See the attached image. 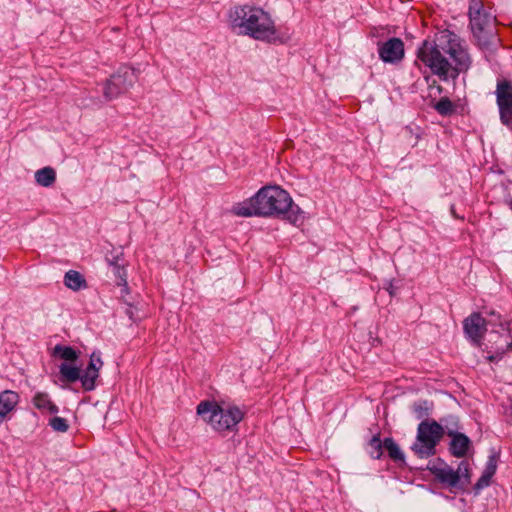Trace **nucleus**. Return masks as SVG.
Segmentation results:
<instances>
[{"mask_svg":"<svg viewBox=\"0 0 512 512\" xmlns=\"http://www.w3.org/2000/svg\"><path fill=\"white\" fill-rule=\"evenodd\" d=\"M417 56L442 81L456 79L459 73L467 71L471 65L462 40L449 30L437 33L433 41L425 40Z\"/></svg>","mask_w":512,"mask_h":512,"instance_id":"1","label":"nucleus"},{"mask_svg":"<svg viewBox=\"0 0 512 512\" xmlns=\"http://www.w3.org/2000/svg\"><path fill=\"white\" fill-rule=\"evenodd\" d=\"M79 355L80 352L73 347L62 344L55 345L51 351V356L61 361L59 374L62 381L69 383L80 381L81 384H95L103 367L100 352H93L87 364H82L83 367L77 365Z\"/></svg>","mask_w":512,"mask_h":512,"instance_id":"3","label":"nucleus"},{"mask_svg":"<svg viewBox=\"0 0 512 512\" xmlns=\"http://www.w3.org/2000/svg\"><path fill=\"white\" fill-rule=\"evenodd\" d=\"M231 213L239 217L260 216L258 204L255 202V195L242 202L234 204Z\"/></svg>","mask_w":512,"mask_h":512,"instance_id":"14","label":"nucleus"},{"mask_svg":"<svg viewBox=\"0 0 512 512\" xmlns=\"http://www.w3.org/2000/svg\"><path fill=\"white\" fill-rule=\"evenodd\" d=\"M433 107L442 116H449L455 110L453 103L447 97L441 98Z\"/></svg>","mask_w":512,"mask_h":512,"instance_id":"22","label":"nucleus"},{"mask_svg":"<svg viewBox=\"0 0 512 512\" xmlns=\"http://www.w3.org/2000/svg\"><path fill=\"white\" fill-rule=\"evenodd\" d=\"M454 474L458 476L457 479V487H463L470 483V468L469 464L465 461H462L457 470H454Z\"/></svg>","mask_w":512,"mask_h":512,"instance_id":"20","label":"nucleus"},{"mask_svg":"<svg viewBox=\"0 0 512 512\" xmlns=\"http://www.w3.org/2000/svg\"><path fill=\"white\" fill-rule=\"evenodd\" d=\"M495 95L501 123L512 127V83L507 80H499Z\"/></svg>","mask_w":512,"mask_h":512,"instance_id":"11","label":"nucleus"},{"mask_svg":"<svg viewBox=\"0 0 512 512\" xmlns=\"http://www.w3.org/2000/svg\"><path fill=\"white\" fill-rule=\"evenodd\" d=\"M113 273L117 279V285L122 286V291L127 293L128 292V284H127V273L124 268V264H119L116 266H113Z\"/></svg>","mask_w":512,"mask_h":512,"instance_id":"23","label":"nucleus"},{"mask_svg":"<svg viewBox=\"0 0 512 512\" xmlns=\"http://www.w3.org/2000/svg\"><path fill=\"white\" fill-rule=\"evenodd\" d=\"M491 478L490 476H487V474H485L484 472L482 473L481 477L478 479L477 483L475 484V489L476 490H481L487 486H489L490 484V481H491Z\"/></svg>","mask_w":512,"mask_h":512,"instance_id":"28","label":"nucleus"},{"mask_svg":"<svg viewBox=\"0 0 512 512\" xmlns=\"http://www.w3.org/2000/svg\"><path fill=\"white\" fill-rule=\"evenodd\" d=\"M49 425L55 432L64 433L69 429V424L65 418L54 416L49 420Z\"/></svg>","mask_w":512,"mask_h":512,"instance_id":"24","label":"nucleus"},{"mask_svg":"<svg viewBox=\"0 0 512 512\" xmlns=\"http://www.w3.org/2000/svg\"><path fill=\"white\" fill-rule=\"evenodd\" d=\"M136 81V71L133 68L122 66L106 81L103 95L108 101L116 99L126 93Z\"/></svg>","mask_w":512,"mask_h":512,"instance_id":"8","label":"nucleus"},{"mask_svg":"<svg viewBox=\"0 0 512 512\" xmlns=\"http://www.w3.org/2000/svg\"><path fill=\"white\" fill-rule=\"evenodd\" d=\"M384 448L388 451L389 456L393 460H403L404 455L400 449V447L395 443V441L392 438H386L384 440Z\"/></svg>","mask_w":512,"mask_h":512,"instance_id":"21","label":"nucleus"},{"mask_svg":"<svg viewBox=\"0 0 512 512\" xmlns=\"http://www.w3.org/2000/svg\"><path fill=\"white\" fill-rule=\"evenodd\" d=\"M196 412L203 422L222 436L236 432L246 414L244 407L224 399L201 401Z\"/></svg>","mask_w":512,"mask_h":512,"instance_id":"4","label":"nucleus"},{"mask_svg":"<svg viewBox=\"0 0 512 512\" xmlns=\"http://www.w3.org/2000/svg\"><path fill=\"white\" fill-rule=\"evenodd\" d=\"M19 396L16 392L5 390L0 393V423L17 405Z\"/></svg>","mask_w":512,"mask_h":512,"instance_id":"16","label":"nucleus"},{"mask_svg":"<svg viewBox=\"0 0 512 512\" xmlns=\"http://www.w3.org/2000/svg\"><path fill=\"white\" fill-rule=\"evenodd\" d=\"M33 403L37 409L47 413H57V406L49 399L47 394L39 393L33 398Z\"/></svg>","mask_w":512,"mask_h":512,"instance_id":"19","label":"nucleus"},{"mask_svg":"<svg viewBox=\"0 0 512 512\" xmlns=\"http://www.w3.org/2000/svg\"><path fill=\"white\" fill-rule=\"evenodd\" d=\"M229 23L233 32L268 43L284 42L271 15L261 7L250 4L237 5L229 12Z\"/></svg>","mask_w":512,"mask_h":512,"instance_id":"2","label":"nucleus"},{"mask_svg":"<svg viewBox=\"0 0 512 512\" xmlns=\"http://www.w3.org/2000/svg\"><path fill=\"white\" fill-rule=\"evenodd\" d=\"M379 57L387 63H395L404 57V43L399 38H391L379 47Z\"/></svg>","mask_w":512,"mask_h":512,"instance_id":"12","label":"nucleus"},{"mask_svg":"<svg viewBox=\"0 0 512 512\" xmlns=\"http://www.w3.org/2000/svg\"><path fill=\"white\" fill-rule=\"evenodd\" d=\"M444 435L443 427L436 421H422L417 429V437L411 449L419 458L435 454L436 446Z\"/></svg>","mask_w":512,"mask_h":512,"instance_id":"7","label":"nucleus"},{"mask_svg":"<svg viewBox=\"0 0 512 512\" xmlns=\"http://www.w3.org/2000/svg\"><path fill=\"white\" fill-rule=\"evenodd\" d=\"M428 469L440 483L449 487H457L458 476L454 474V469L446 463H434Z\"/></svg>","mask_w":512,"mask_h":512,"instance_id":"13","label":"nucleus"},{"mask_svg":"<svg viewBox=\"0 0 512 512\" xmlns=\"http://www.w3.org/2000/svg\"><path fill=\"white\" fill-rule=\"evenodd\" d=\"M123 255L124 254L121 249H113L106 255V261L111 267L122 264Z\"/></svg>","mask_w":512,"mask_h":512,"instance_id":"25","label":"nucleus"},{"mask_svg":"<svg viewBox=\"0 0 512 512\" xmlns=\"http://www.w3.org/2000/svg\"><path fill=\"white\" fill-rule=\"evenodd\" d=\"M495 18L485 11L470 10V27L474 37L481 45H488L495 36Z\"/></svg>","mask_w":512,"mask_h":512,"instance_id":"10","label":"nucleus"},{"mask_svg":"<svg viewBox=\"0 0 512 512\" xmlns=\"http://www.w3.org/2000/svg\"><path fill=\"white\" fill-rule=\"evenodd\" d=\"M497 470V459L495 456H490L486 467L484 469V473L487 474V476L493 477Z\"/></svg>","mask_w":512,"mask_h":512,"instance_id":"27","label":"nucleus"},{"mask_svg":"<svg viewBox=\"0 0 512 512\" xmlns=\"http://www.w3.org/2000/svg\"><path fill=\"white\" fill-rule=\"evenodd\" d=\"M64 284L67 288L78 291L82 288H86V280L84 277L77 271L70 270L66 272L64 276Z\"/></svg>","mask_w":512,"mask_h":512,"instance_id":"17","label":"nucleus"},{"mask_svg":"<svg viewBox=\"0 0 512 512\" xmlns=\"http://www.w3.org/2000/svg\"><path fill=\"white\" fill-rule=\"evenodd\" d=\"M36 183L42 187H50L56 180V172L52 167H44L35 172Z\"/></svg>","mask_w":512,"mask_h":512,"instance_id":"18","label":"nucleus"},{"mask_svg":"<svg viewBox=\"0 0 512 512\" xmlns=\"http://www.w3.org/2000/svg\"><path fill=\"white\" fill-rule=\"evenodd\" d=\"M84 387H85V390H86V391H90V390H92L95 386L89 385V386H84Z\"/></svg>","mask_w":512,"mask_h":512,"instance_id":"29","label":"nucleus"},{"mask_svg":"<svg viewBox=\"0 0 512 512\" xmlns=\"http://www.w3.org/2000/svg\"><path fill=\"white\" fill-rule=\"evenodd\" d=\"M510 323L497 316L496 327H491L487 344L484 350L487 351L485 358L490 362L498 361L503 354L512 349V335Z\"/></svg>","mask_w":512,"mask_h":512,"instance_id":"6","label":"nucleus"},{"mask_svg":"<svg viewBox=\"0 0 512 512\" xmlns=\"http://www.w3.org/2000/svg\"><path fill=\"white\" fill-rule=\"evenodd\" d=\"M448 435L452 437L450 451L455 457H463L466 455L470 447V439L462 434L448 431Z\"/></svg>","mask_w":512,"mask_h":512,"instance_id":"15","label":"nucleus"},{"mask_svg":"<svg viewBox=\"0 0 512 512\" xmlns=\"http://www.w3.org/2000/svg\"><path fill=\"white\" fill-rule=\"evenodd\" d=\"M369 446L371 448L370 454L373 458L379 459L382 455V443L379 439V437L374 436L370 442Z\"/></svg>","mask_w":512,"mask_h":512,"instance_id":"26","label":"nucleus"},{"mask_svg":"<svg viewBox=\"0 0 512 512\" xmlns=\"http://www.w3.org/2000/svg\"><path fill=\"white\" fill-rule=\"evenodd\" d=\"M498 314L492 312L490 318L486 320L480 313H472L463 322V329L466 336L478 347H482L484 332L488 327H496Z\"/></svg>","mask_w":512,"mask_h":512,"instance_id":"9","label":"nucleus"},{"mask_svg":"<svg viewBox=\"0 0 512 512\" xmlns=\"http://www.w3.org/2000/svg\"><path fill=\"white\" fill-rule=\"evenodd\" d=\"M260 216H284L289 222L297 224L302 220V212L288 192L279 186H265L255 194Z\"/></svg>","mask_w":512,"mask_h":512,"instance_id":"5","label":"nucleus"},{"mask_svg":"<svg viewBox=\"0 0 512 512\" xmlns=\"http://www.w3.org/2000/svg\"><path fill=\"white\" fill-rule=\"evenodd\" d=\"M508 128L512 130V127H508Z\"/></svg>","mask_w":512,"mask_h":512,"instance_id":"30","label":"nucleus"}]
</instances>
